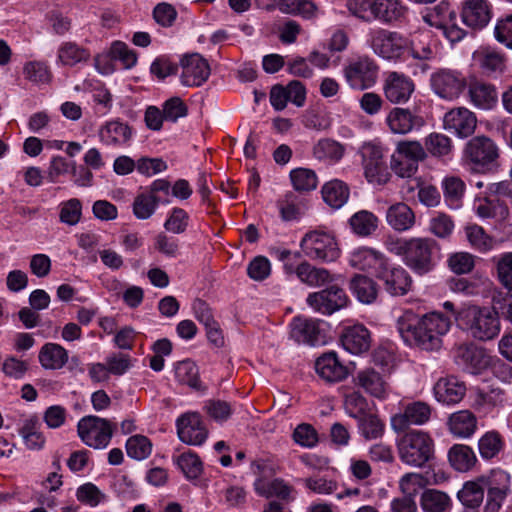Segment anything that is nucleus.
I'll list each match as a JSON object with an SVG mask.
<instances>
[{
    "mask_svg": "<svg viewBox=\"0 0 512 512\" xmlns=\"http://www.w3.org/2000/svg\"><path fill=\"white\" fill-rule=\"evenodd\" d=\"M450 320L441 313H429L422 317L406 310L397 320V329L405 342L423 350H437L442 345V336L450 328Z\"/></svg>",
    "mask_w": 512,
    "mask_h": 512,
    "instance_id": "obj_1",
    "label": "nucleus"
},
{
    "mask_svg": "<svg viewBox=\"0 0 512 512\" xmlns=\"http://www.w3.org/2000/svg\"><path fill=\"white\" fill-rule=\"evenodd\" d=\"M436 246L435 240L431 238H397L386 241L388 251L402 257L403 262L420 275L432 270Z\"/></svg>",
    "mask_w": 512,
    "mask_h": 512,
    "instance_id": "obj_2",
    "label": "nucleus"
},
{
    "mask_svg": "<svg viewBox=\"0 0 512 512\" xmlns=\"http://www.w3.org/2000/svg\"><path fill=\"white\" fill-rule=\"evenodd\" d=\"M458 326L480 341L492 340L500 332L498 312L487 307L469 305L455 315Z\"/></svg>",
    "mask_w": 512,
    "mask_h": 512,
    "instance_id": "obj_3",
    "label": "nucleus"
},
{
    "mask_svg": "<svg viewBox=\"0 0 512 512\" xmlns=\"http://www.w3.org/2000/svg\"><path fill=\"white\" fill-rule=\"evenodd\" d=\"M400 460L409 466L425 467L435 457L432 437L420 430H411L397 441Z\"/></svg>",
    "mask_w": 512,
    "mask_h": 512,
    "instance_id": "obj_4",
    "label": "nucleus"
},
{
    "mask_svg": "<svg viewBox=\"0 0 512 512\" xmlns=\"http://www.w3.org/2000/svg\"><path fill=\"white\" fill-rule=\"evenodd\" d=\"M302 252L314 261L333 262L340 256L335 237L324 231L307 232L300 241Z\"/></svg>",
    "mask_w": 512,
    "mask_h": 512,
    "instance_id": "obj_5",
    "label": "nucleus"
},
{
    "mask_svg": "<svg viewBox=\"0 0 512 512\" xmlns=\"http://www.w3.org/2000/svg\"><path fill=\"white\" fill-rule=\"evenodd\" d=\"M343 75L352 89L366 90L376 83L378 66L371 58L361 56L345 65Z\"/></svg>",
    "mask_w": 512,
    "mask_h": 512,
    "instance_id": "obj_6",
    "label": "nucleus"
},
{
    "mask_svg": "<svg viewBox=\"0 0 512 512\" xmlns=\"http://www.w3.org/2000/svg\"><path fill=\"white\" fill-rule=\"evenodd\" d=\"M77 431L81 440L94 449L105 448L113 434L110 421L92 415L83 417L78 422Z\"/></svg>",
    "mask_w": 512,
    "mask_h": 512,
    "instance_id": "obj_7",
    "label": "nucleus"
},
{
    "mask_svg": "<svg viewBox=\"0 0 512 512\" xmlns=\"http://www.w3.org/2000/svg\"><path fill=\"white\" fill-rule=\"evenodd\" d=\"M375 278L382 283L384 290L393 297L405 296L412 288L410 274L403 267L391 263L389 258L385 265L376 272Z\"/></svg>",
    "mask_w": 512,
    "mask_h": 512,
    "instance_id": "obj_8",
    "label": "nucleus"
},
{
    "mask_svg": "<svg viewBox=\"0 0 512 512\" xmlns=\"http://www.w3.org/2000/svg\"><path fill=\"white\" fill-rule=\"evenodd\" d=\"M432 90L440 98L457 99L467 86L465 76L456 70L440 69L431 75Z\"/></svg>",
    "mask_w": 512,
    "mask_h": 512,
    "instance_id": "obj_9",
    "label": "nucleus"
},
{
    "mask_svg": "<svg viewBox=\"0 0 512 512\" xmlns=\"http://www.w3.org/2000/svg\"><path fill=\"white\" fill-rule=\"evenodd\" d=\"M480 481L487 490L484 512H498L509 490L510 475L501 469H495L488 476H481Z\"/></svg>",
    "mask_w": 512,
    "mask_h": 512,
    "instance_id": "obj_10",
    "label": "nucleus"
},
{
    "mask_svg": "<svg viewBox=\"0 0 512 512\" xmlns=\"http://www.w3.org/2000/svg\"><path fill=\"white\" fill-rule=\"evenodd\" d=\"M371 47L385 59H397L408 47V39L398 32L378 29L372 33Z\"/></svg>",
    "mask_w": 512,
    "mask_h": 512,
    "instance_id": "obj_11",
    "label": "nucleus"
},
{
    "mask_svg": "<svg viewBox=\"0 0 512 512\" xmlns=\"http://www.w3.org/2000/svg\"><path fill=\"white\" fill-rule=\"evenodd\" d=\"M348 297L337 285H331L319 292L308 295L307 303L316 311L330 315L346 306Z\"/></svg>",
    "mask_w": 512,
    "mask_h": 512,
    "instance_id": "obj_12",
    "label": "nucleus"
},
{
    "mask_svg": "<svg viewBox=\"0 0 512 512\" xmlns=\"http://www.w3.org/2000/svg\"><path fill=\"white\" fill-rule=\"evenodd\" d=\"M176 426L178 437L185 444L200 446L207 439L208 430L196 412L181 415L176 421Z\"/></svg>",
    "mask_w": 512,
    "mask_h": 512,
    "instance_id": "obj_13",
    "label": "nucleus"
},
{
    "mask_svg": "<svg viewBox=\"0 0 512 512\" xmlns=\"http://www.w3.org/2000/svg\"><path fill=\"white\" fill-rule=\"evenodd\" d=\"M431 412V407L425 402L409 403L402 412L391 417V427L396 432H404L411 425H423L429 421Z\"/></svg>",
    "mask_w": 512,
    "mask_h": 512,
    "instance_id": "obj_14",
    "label": "nucleus"
},
{
    "mask_svg": "<svg viewBox=\"0 0 512 512\" xmlns=\"http://www.w3.org/2000/svg\"><path fill=\"white\" fill-rule=\"evenodd\" d=\"M181 83L189 87L201 86L210 76L208 61L198 53L185 55L181 59Z\"/></svg>",
    "mask_w": 512,
    "mask_h": 512,
    "instance_id": "obj_15",
    "label": "nucleus"
},
{
    "mask_svg": "<svg viewBox=\"0 0 512 512\" xmlns=\"http://www.w3.org/2000/svg\"><path fill=\"white\" fill-rule=\"evenodd\" d=\"M444 128L459 137H468L474 133L477 126L475 114L465 107L449 110L443 119Z\"/></svg>",
    "mask_w": 512,
    "mask_h": 512,
    "instance_id": "obj_16",
    "label": "nucleus"
},
{
    "mask_svg": "<svg viewBox=\"0 0 512 512\" xmlns=\"http://www.w3.org/2000/svg\"><path fill=\"white\" fill-rule=\"evenodd\" d=\"M454 359L458 366L470 374H479L490 362L485 351L472 344L457 347Z\"/></svg>",
    "mask_w": 512,
    "mask_h": 512,
    "instance_id": "obj_17",
    "label": "nucleus"
},
{
    "mask_svg": "<svg viewBox=\"0 0 512 512\" xmlns=\"http://www.w3.org/2000/svg\"><path fill=\"white\" fill-rule=\"evenodd\" d=\"M413 81L398 72H390L384 83V94L388 101L394 104L405 103L414 91Z\"/></svg>",
    "mask_w": 512,
    "mask_h": 512,
    "instance_id": "obj_18",
    "label": "nucleus"
},
{
    "mask_svg": "<svg viewBox=\"0 0 512 512\" xmlns=\"http://www.w3.org/2000/svg\"><path fill=\"white\" fill-rule=\"evenodd\" d=\"M462 21L473 29L485 27L492 17V7L487 0H466L462 5Z\"/></svg>",
    "mask_w": 512,
    "mask_h": 512,
    "instance_id": "obj_19",
    "label": "nucleus"
},
{
    "mask_svg": "<svg viewBox=\"0 0 512 512\" xmlns=\"http://www.w3.org/2000/svg\"><path fill=\"white\" fill-rule=\"evenodd\" d=\"M315 370L327 382H340L348 375V369L338 359L334 351L323 353L315 361Z\"/></svg>",
    "mask_w": 512,
    "mask_h": 512,
    "instance_id": "obj_20",
    "label": "nucleus"
},
{
    "mask_svg": "<svg viewBox=\"0 0 512 512\" xmlns=\"http://www.w3.org/2000/svg\"><path fill=\"white\" fill-rule=\"evenodd\" d=\"M407 7L402 0H373L372 22L394 24L404 19Z\"/></svg>",
    "mask_w": 512,
    "mask_h": 512,
    "instance_id": "obj_21",
    "label": "nucleus"
},
{
    "mask_svg": "<svg viewBox=\"0 0 512 512\" xmlns=\"http://www.w3.org/2000/svg\"><path fill=\"white\" fill-rule=\"evenodd\" d=\"M284 269L288 274L295 273L302 283L311 287L322 286L332 281L331 274L327 269L314 267L306 261L300 263L296 269L292 264L286 262Z\"/></svg>",
    "mask_w": 512,
    "mask_h": 512,
    "instance_id": "obj_22",
    "label": "nucleus"
},
{
    "mask_svg": "<svg viewBox=\"0 0 512 512\" xmlns=\"http://www.w3.org/2000/svg\"><path fill=\"white\" fill-rule=\"evenodd\" d=\"M388 258L381 252L368 248L361 247L354 250L349 259V263L352 267L369 271L372 275H376V272L381 269Z\"/></svg>",
    "mask_w": 512,
    "mask_h": 512,
    "instance_id": "obj_23",
    "label": "nucleus"
},
{
    "mask_svg": "<svg viewBox=\"0 0 512 512\" xmlns=\"http://www.w3.org/2000/svg\"><path fill=\"white\" fill-rule=\"evenodd\" d=\"M434 395L438 402L443 404H456L462 400L466 393L464 382L454 376L440 378L434 385Z\"/></svg>",
    "mask_w": 512,
    "mask_h": 512,
    "instance_id": "obj_24",
    "label": "nucleus"
},
{
    "mask_svg": "<svg viewBox=\"0 0 512 512\" xmlns=\"http://www.w3.org/2000/svg\"><path fill=\"white\" fill-rule=\"evenodd\" d=\"M341 343L348 352L361 354L370 348V332L362 324L346 327L341 335Z\"/></svg>",
    "mask_w": 512,
    "mask_h": 512,
    "instance_id": "obj_25",
    "label": "nucleus"
},
{
    "mask_svg": "<svg viewBox=\"0 0 512 512\" xmlns=\"http://www.w3.org/2000/svg\"><path fill=\"white\" fill-rule=\"evenodd\" d=\"M349 290L362 304H373L379 294V285L371 277L363 274H355L349 280Z\"/></svg>",
    "mask_w": 512,
    "mask_h": 512,
    "instance_id": "obj_26",
    "label": "nucleus"
},
{
    "mask_svg": "<svg viewBox=\"0 0 512 512\" xmlns=\"http://www.w3.org/2000/svg\"><path fill=\"white\" fill-rule=\"evenodd\" d=\"M465 154L469 160H496L500 156V150L489 137L476 136L467 142Z\"/></svg>",
    "mask_w": 512,
    "mask_h": 512,
    "instance_id": "obj_27",
    "label": "nucleus"
},
{
    "mask_svg": "<svg viewBox=\"0 0 512 512\" xmlns=\"http://www.w3.org/2000/svg\"><path fill=\"white\" fill-rule=\"evenodd\" d=\"M474 60L487 75L502 74L506 70V56L491 47H482L474 53Z\"/></svg>",
    "mask_w": 512,
    "mask_h": 512,
    "instance_id": "obj_28",
    "label": "nucleus"
},
{
    "mask_svg": "<svg viewBox=\"0 0 512 512\" xmlns=\"http://www.w3.org/2000/svg\"><path fill=\"white\" fill-rule=\"evenodd\" d=\"M291 337L298 343L317 345L320 340V329L317 321L296 317L291 323Z\"/></svg>",
    "mask_w": 512,
    "mask_h": 512,
    "instance_id": "obj_29",
    "label": "nucleus"
},
{
    "mask_svg": "<svg viewBox=\"0 0 512 512\" xmlns=\"http://www.w3.org/2000/svg\"><path fill=\"white\" fill-rule=\"evenodd\" d=\"M386 221L393 230L404 232L414 226L415 214L406 203L398 202L387 209Z\"/></svg>",
    "mask_w": 512,
    "mask_h": 512,
    "instance_id": "obj_30",
    "label": "nucleus"
},
{
    "mask_svg": "<svg viewBox=\"0 0 512 512\" xmlns=\"http://www.w3.org/2000/svg\"><path fill=\"white\" fill-rule=\"evenodd\" d=\"M387 124L394 134H407L416 126H421L423 121L410 110L393 108L387 116Z\"/></svg>",
    "mask_w": 512,
    "mask_h": 512,
    "instance_id": "obj_31",
    "label": "nucleus"
},
{
    "mask_svg": "<svg viewBox=\"0 0 512 512\" xmlns=\"http://www.w3.org/2000/svg\"><path fill=\"white\" fill-rule=\"evenodd\" d=\"M68 351L57 343H45L38 354V360L45 370H59L68 362Z\"/></svg>",
    "mask_w": 512,
    "mask_h": 512,
    "instance_id": "obj_32",
    "label": "nucleus"
},
{
    "mask_svg": "<svg viewBox=\"0 0 512 512\" xmlns=\"http://www.w3.org/2000/svg\"><path fill=\"white\" fill-rule=\"evenodd\" d=\"M255 492L262 497L267 499L271 497H277L278 499L289 502L293 499L292 486L288 485L283 479L275 478L271 481H265L263 479H257L254 484Z\"/></svg>",
    "mask_w": 512,
    "mask_h": 512,
    "instance_id": "obj_33",
    "label": "nucleus"
},
{
    "mask_svg": "<svg viewBox=\"0 0 512 512\" xmlns=\"http://www.w3.org/2000/svg\"><path fill=\"white\" fill-rule=\"evenodd\" d=\"M468 94L472 104L483 110L492 109L497 103V92L493 85L476 81L469 84Z\"/></svg>",
    "mask_w": 512,
    "mask_h": 512,
    "instance_id": "obj_34",
    "label": "nucleus"
},
{
    "mask_svg": "<svg viewBox=\"0 0 512 512\" xmlns=\"http://www.w3.org/2000/svg\"><path fill=\"white\" fill-rule=\"evenodd\" d=\"M447 424L455 437L469 438L476 431L477 419L469 410H461L451 414Z\"/></svg>",
    "mask_w": 512,
    "mask_h": 512,
    "instance_id": "obj_35",
    "label": "nucleus"
},
{
    "mask_svg": "<svg viewBox=\"0 0 512 512\" xmlns=\"http://www.w3.org/2000/svg\"><path fill=\"white\" fill-rule=\"evenodd\" d=\"M356 384L376 398H384L386 395L387 382L379 372L372 368L359 371L356 376Z\"/></svg>",
    "mask_w": 512,
    "mask_h": 512,
    "instance_id": "obj_36",
    "label": "nucleus"
},
{
    "mask_svg": "<svg viewBox=\"0 0 512 512\" xmlns=\"http://www.w3.org/2000/svg\"><path fill=\"white\" fill-rule=\"evenodd\" d=\"M280 218L285 222L299 220L307 210V201L293 192H288L277 201Z\"/></svg>",
    "mask_w": 512,
    "mask_h": 512,
    "instance_id": "obj_37",
    "label": "nucleus"
},
{
    "mask_svg": "<svg viewBox=\"0 0 512 512\" xmlns=\"http://www.w3.org/2000/svg\"><path fill=\"white\" fill-rule=\"evenodd\" d=\"M175 379L178 383L187 385L196 391H205L206 387L200 380L199 369L190 359L179 361L174 366Z\"/></svg>",
    "mask_w": 512,
    "mask_h": 512,
    "instance_id": "obj_38",
    "label": "nucleus"
},
{
    "mask_svg": "<svg viewBox=\"0 0 512 512\" xmlns=\"http://www.w3.org/2000/svg\"><path fill=\"white\" fill-rule=\"evenodd\" d=\"M90 51L72 41L63 42L57 51L58 61L64 66H75L90 59Z\"/></svg>",
    "mask_w": 512,
    "mask_h": 512,
    "instance_id": "obj_39",
    "label": "nucleus"
},
{
    "mask_svg": "<svg viewBox=\"0 0 512 512\" xmlns=\"http://www.w3.org/2000/svg\"><path fill=\"white\" fill-rule=\"evenodd\" d=\"M100 139L107 144H123L131 137V128L120 120H111L101 126Z\"/></svg>",
    "mask_w": 512,
    "mask_h": 512,
    "instance_id": "obj_40",
    "label": "nucleus"
},
{
    "mask_svg": "<svg viewBox=\"0 0 512 512\" xmlns=\"http://www.w3.org/2000/svg\"><path fill=\"white\" fill-rule=\"evenodd\" d=\"M321 192L325 203L334 209L341 208L350 195L349 187L338 179L327 182Z\"/></svg>",
    "mask_w": 512,
    "mask_h": 512,
    "instance_id": "obj_41",
    "label": "nucleus"
},
{
    "mask_svg": "<svg viewBox=\"0 0 512 512\" xmlns=\"http://www.w3.org/2000/svg\"><path fill=\"white\" fill-rule=\"evenodd\" d=\"M448 459L451 466L459 472L469 471L477 462L472 448L464 444L453 445L449 449Z\"/></svg>",
    "mask_w": 512,
    "mask_h": 512,
    "instance_id": "obj_42",
    "label": "nucleus"
},
{
    "mask_svg": "<svg viewBox=\"0 0 512 512\" xmlns=\"http://www.w3.org/2000/svg\"><path fill=\"white\" fill-rule=\"evenodd\" d=\"M349 225L353 233L360 237H367L377 230L378 218L368 210H360L350 217Z\"/></svg>",
    "mask_w": 512,
    "mask_h": 512,
    "instance_id": "obj_43",
    "label": "nucleus"
},
{
    "mask_svg": "<svg viewBox=\"0 0 512 512\" xmlns=\"http://www.w3.org/2000/svg\"><path fill=\"white\" fill-rule=\"evenodd\" d=\"M484 492L485 487L479 477L476 480L465 482L457 497L465 507L475 509L483 502Z\"/></svg>",
    "mask_w": 512,
    "mask_h": 512,
    "instance_id": "obj_44",
    "label": "nucleus"
},
{
    "mask_svg": "<svg viewBox=\"0 0 512 512\" xmlns=\"http://www.w3.org/2000/svg\"><path fill=\"white\" fill-rule=\"evenodd\" d=\"M457 14L450 4L446 1H441L435 7L427 11L423 16V20L432 27L443 28L451 21H456Z\"/></svg>",
    "mask_w": 512,
    "mask_h": 512,
    "instance_id": "obj_45",
    "label": "nucleus"
},
{
    "mask_svg": "<svg viewBox=\"0 0 512 512\" xmlns=\"http://www.w3.org/2000/svg\"><path fill=\"white\" fill-rule=\"evenodd\" d=\"M19 433L29 449H41L45 443V437L39 431V420L36 416L26 419L19 429Z\"/></svg>",
    "mask_w": 512,
    "mask_h": 512,
    "instance_id": "obj_46",
    "label": "nucleus"
},
{
    "mask_svg": "<svg viewBox=\"0 0 512 512\" xmlns=\"http://www.w3.org/2000/svg\"><path fill=\"white\" fill-rule=\"evenodd\" d=\"M278 7L285 14L298 15L306 19L315 17L317 12L313 0H279Z\"/></svg>",
    "mask_w": 512,
    "mask_h": 512,
    "instance_id": "obj_47",
    "label": "nucleus"
},
{
    "mask_svg": "<svg viewBox=\"0 0 512 512\" xmlns=\"http://www.w3.org/2000/svg\"><path fill=\"white\" fill-rule=\"evenodd\" d=\"M160 198L153 193H141L133 201L132 210L139 220L149 219L156 211Z\"/></svg>",
    "mask_w": 512,
    "mask_h": 512,
    "instance_id": "obj_48",
    "label": "nucleus"
},
{
    "mask_svg": "<svg viewBox=\"0 0 512 512\" xmlns=\"http://www.w3.org/2000/svg\"><path fill=\"white\" fill-rule=\"evenodd\" d=\"M450 504V498L444 492L429 489L423 492L420 505L425 512H444Z\"/></svg>",
    "mask_w": 512,
    "mask_h": 512,
    "instance_id": "obj_49",
    "label": "nucleus"
},
{
    "mask_svg": "<svg viewBox=\"0 0 512 512\" xmlns=\"http://www.w3.org/2000/svg\"><path fill=\"white\" fill-rule=\"evenodd\" d=\"M177 465L188 480H196L203 472L200 457L192 451L184 452L177 458Z\"/></svg>",
    "mask_w": 512,
    "mask_h": 512,
    "instance_id": "obj_50",
    "label": "nucleus"
},
{
    "mask_svg": "<svg viewBox=\"0 0 512 512\" xmlns=\"http://www.w3.org/2000/svg\"><path fill=\"white\" fill-rule=\"evenodd\" d=\"M503 440L496 431L486 432L478 441L480 456L485 460L496 457L503 448Z\"/></svg>",
    "mask_w": 512,
    "mask_h": 512,
    "instance_id": "obj_51",
    "label": "nucleus"
},
{
    "mask_svg": "<svg viewBox=\"0 0 512 512\" xmlns=\"http://www.w3.org/2000/svg\"><path fill=\"white\" fill-rule=\"evenodd\" d=\"M127 455L135 460H144L148 458L152 452V443L148 437L144 435H133L126 441Z\"/></svg>",
    "mask_w": 512,
    "mask_h": 512,
    "instance_id": "obj_52",
    "label": "nucleus"
},
{
    "mask_svg": "<svg viewBox=\"0 0 512 512\" xmlns=\"http://www.w3.org/2000/svg\"><path fill=\"white\" fill-rule=\"evenodd\" d=\"M357 421L359 432L366 440L380 438L384 433V423L375 414L367 413Z\"/></svg>",
    "mask_w": 512,
    "mask_h": 512,
    "instance_id": "obj_53",
    "label": "nucleus"
},
{
    "mask_svg": "<svg viewBox=\"0 0 512 512\" xmlns=\"http://www.w3.org/2000/svg\"><path fill=\"white\" fill-rule=\"evenodd\" d=\"M314 157L318 160H339L344 156V147L332 139H321L314 146Z\"/></svg>",
    "mask_w": 512,
    "mask_h": 512,
    "instance_id": "obj_54",
    "label": "nucleus"
},
{
    "mask_svg": "<svg viewBox=\"0 0 512 512\" xmlns=\"http://www.w3.org/2000/svg\"><path fill=\"white\" fill-rule=\"evenodd\" d=\"M23 74L25 79L36 84L49 83L52 78L48 65L43 61L27 62L23 67Z\"/></svg>",
    "mask_w": 512,
    "mask_h": 512,
    "instance_id": "obj_55",
    "label": "nucleus"
},
{
    "mask_svg": "<svg viewBox=\"0 0 512 512\" xmlns=\"http://www.w3.org/2000/svg\"><path fill=\"white\" fill-rule=\"evenodd\" d=\"M290 180L297 191H311L317 187L316 173L308 168L293 169L290 172Z\"/></svg>",
    "mask_w": 512,
    "mask_h": 512,
    "instance_id": "obj_56",
    "label": "nucleus"
},
{
    "mask_svg": "<svg viewBox=\"0 0 512 512\" xmlns=\"http://www.w3.org/2000/svg\"><path fill=\"white\" fill-rule=\"evenodd\" d=\"M413 58L419 60H429L433 57V50L428 33H422L408 40V47Z\"/></svg>",
    "mask_w": 512,
    "mask_h": 512,
    "instance_id": "obj_57",
    "label": "nucleus"
},
{
    "mask_svg": "<svg viewBox=\"0 0 512 512\" xmlns=\"http://www.w3.org/2000/svg\"><path fill=\"white\" fill-rule=\"evenodd\" d=\"M367 181L374 185L386 184L391 177V166L387 162H367L364 167Z\"/></svg>",
    "mask_w": 512,
    "mask_h": 512,
    "instance_id": "obj_58",
    "label": "nucleus"
},
{
    "mask_svg": "<svg viewBox=\"0 0 512 512\" xmlns=\"http://www.w3.org/2000/svg\"><path fill=\"white\" fill-rule=\"evenodd\" d=\"M499 283L512 292V252H506L494 258Z\"/></svg>",
    "mask_w": 512,
    "mask_h": 512,
    "instance_id": "obj_59",
    "label": "nucleus"
},
{
    "mask_svg": "<svg viewBox=\"0 0 512 512\" xmlns=\"http://www.w3.org/2000/svg\"><path fill=\"white\" fill-rule=\"evenodd\" d=\"M426 150L433 157H445L452 149L451 139L440 133H432L425 140Z\"/></svg>",
    "mask_w": 512,
    "mask_h": 512,
    "instance_id": "obj_60",
    "label": "nucleus"
},
{
    "mask_svg": "<svg viewBox=\"0 0 512 512\" xmlns=\"http://www.w3.org/2000/svg\"><path fill=\"white\" fill-rule=\"evenodd\" d=\"M76 498L82 504L96 507L104 501L105 494L95 484L87 482L77 488Z\"/></svg>",
    "mask_w": 512,
    "mask_h": 512,
    "instance_id": "obj_61",
    "label": "nucleus"
},
{
    "mask_svg": "<svg viewBox=\"0 0 512 512\" xmlns=\"http://www.w3.org/2000/svg\"><path fill=\"white\" fill-rule=\"evenodd\" d=\"M344 408L346 413L358 420L368 413L369 405L366 398L359 392H352L346 395L344 400Z\"/></svg>",
    "mask_w": 512,
    "mask_h": 512,
    "instance_id": "obj_62",
    "label": "nucleus"
},
{
    "mask_svg": "<svg viewBox=\"0 0 512 512\" xmlns=\"http://www.w3.org/2000/svg\"><path fill=\"white\" fill-rule=\"evenodd\" d=\"M466 235L470 244L480 252H487L494 246L493 238L487 235L481 226L472 225L467 227Z\"/></svg>",
    "mask_w": 512,
    "mask_h": 512,
    "instance_id": "obj_63",
    "label": "nucleus"
},
{
    "mask_svg": "<svg viewBox=\"0 0 512 512\" xmlns=\"http://www.w3.org/2000/svg\"><path fill=\"white\" fill-rule=\"evenodd\" d=\"M445 201L450 206H457L465 190L464 182L458 177H447L442 182Z\"/></svg>",
    "mask_w": 512,
    "mask_h": 512,
    "instance_id": "obj_64",
    "label": "nucleus"
}]
</instances>
